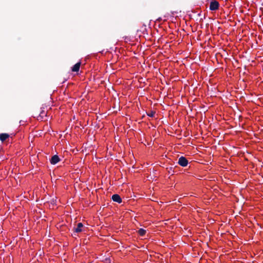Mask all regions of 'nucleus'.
<instances>
[{"label": "nucleus", "mask_w": 263, "mask_h": 263, "mask_svg": "<svg viewBox=\"0 0 263 263\" xmlns=\"http://www.w3.org/2000/svg\"><path fill=\"white\" fill-rule=\"evenodd\" d=\"M43 114H45L44 111H43H43H42L40 112V116H41V115H43Z\"/></svg>", "instance_id": "9d476101"}, {"label": "nucleus", "mask_w": 263, "mask_h": 263, "mask_svg": "<svg viewBox=\"0 0 263 263\" xmlns=\"http://www.w3.org/2000/svg\"><path fill=\"white\" fill-rule=\"evenodd\" d=\"M111 199L114 201L117 202L119 203L122 202V199L118 194H114L112 196Z\"/></svg>", "instance_id": "39448f33"}, {"label": "nucleus", "mask_w": 263, "mask_h": 263, "mask_svg": "<svg viewBox=\"0 0 263 263\" xmlns=\"http://www.w3.org/2000/svg\"><path fill=\"white\" fill-rule=\"evenodd\" d=\"M81 65V63L78 62L76 63L72 67V71L73 72H78L79 71L80 69V67Z\"/></svg>", "instance_id": "423d86ee"}, {"label": "nucleus", "mask_w": 263, "mask_h": 263, "mask_svg": "<svg viewBox=\"0 0 263 263\" xmlns=\"http://www.w3.org/2000/svg\"><path fill=\"white\" fill-rule=\"evenodd\" d=\"M155 114V112L153 111H151L149 113H147V115L148 116L150 117H153L154 115Z\"/></svg>", "instance_id": "1a4fd4ad"}, {"label": "nucleus", "mask_w": 263, "mask_h": 263, "mask_svg": "<svg viewBox=\"0 0 263 263\" xmlns=\"http://www.w3.org/2000/svg\"><path fill=\"white\" fill-rule=\"evenodd\" d=\"M60 160L61 159H60L58 155H55L51 157L50 160V162L51 164L54 165L58 163Z\"/></svg>", "instance_id": "7ed1b4c3"}, {"label": "nucleus", "mask_w": 263, "mask_h": 263, "mask_svg": "<svg viewBox=\"0 0 263 263\" xmlns=\"http://www.w3.org/2000/svg\"><path fill=\"white\" fill-rule=\"evenodd\" d=\"M9 135L8 134L2 133L0 134V140L2 142L5 141L8 137Z\"/></svg>", "instance_id": "0eeeda50"}, {"label": "nucleus", "mask_w": 263, "mask_h": 263, "mask_svg": "<svg viewBox=\"0 0 263 263\" xmlns=\"http://www.w3.org/2000/svg\"><path fill=\"white\" fill-rule=\"evenodd\" d=\"M138 234L140 235V236H144L145 233H146V230L143 229H140L138 231Z\"/></svg>", "instance_id": "6e6552de"}, {"label": "nucleus", "mask_w": 263, "mask_h": 263, "mask_svg": "<svg viewBox=\"0 0 263 263\" xmlns=\"http://www.w3.org/2000/svg\"><path fill=\"white\" fill-rule=\"evenodd\" d=\"M83 227V224L81 222H79L77 224V227L76 228H74V234L75 233H79L82 231V228Z\"/></svg>", "instance_id": "20e7f679"}, {"label": "nucleus", "mask_w": 263, "mask_h": 263, "mask_svg": "<svg viewBox=\"0 0 263 263\" xmlns=\"http://www.w3.org/2000/svg\"><path fill=\"white\" fill-rule=\"evenodd\" d=\"M178 163L181 166H186L188 164V160L183 156H181L179 158Z\"/></svg>", "instance_id": "f257e3e1"}, {"label": "nucleus", "mask_w": 263, "mask_h": 263, "mask_svg": "<svg viewBox=\"0 0 263 263\" xmlns=\"http://www.w3.org/2000/svg\"><path fill=\"white\" fill-rule=\"evenodd\" d=\"M219 3L217 1H212L210 3V9L212 11H215L219 8Z\"/></svg>", "instance_id": "f03ea898"}, {"label": "nucleus", "mask_w": 263, "mask_h": 263, "mask_svg": "<svg viewBox=\"0 0 263 263\" xmlns=\"http://www.w3.org/2000/svg\"><path fill=\"white\" fill-rule=\"evenodd\" d=\"M161 20V18H159V19H158V21H159Z\"/></svg>", "instance_id": "9b49d317"}]
</instances>
